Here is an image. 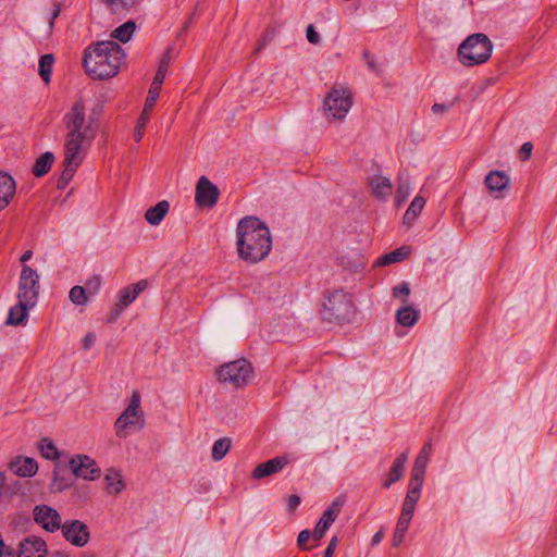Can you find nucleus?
Segmentation results:
<instances>
[{"instance_id": "nucleus-39", "label": "nucleus", "mask_w": 557, "mask_h": 557, "mask_svg": "<svg viewBox=\"0 0 557 557\" xmlns=\"http://www.w3.org/2000/svg\"><path fill=\"white\" fill-rule=\"evenodd\" d=\"M7 476L3 478V490L0 491V502H8L11 499L14 495H16L21 490V484L18 481H15L14 483L7 484Z\"/></svg>"}, {"instance_id": "nucleus-34", "label": "nucleus", "mask_w": 557, "mask_h": 557, "mask_svg": "<svg viewBox=\"0 0 557 557\" xmlns=\"http://www.w3.org/2000/svg\"><path fill=\"white\" fill-rule=\"evenodd\" d=\"M54 58L52 54H44L39 59V75L45 83H49L51 78V72L53 66Z\"/></svg>"}, {"instance_id": "nucleus-38", "label": "nucleus", "mask_w": 557, "mask_h": 557, "mask_svg": "<svg viewBox=\"0 0 557 557\" xmlns=\"http://www.w3.org/2000/svg\"><path fill=\"white\" fill-rule=\"evenodd\" d=\"M69 298L77 306H84L88 301L86 289L79 285H75L70 289Z\"/></svg>"}, {"instance_id": "nucleus-13", "label": "nucleus", "mask_w": 557, "mask_h": 557, "mask_svg": "<svg viewBox=\"0 0 557 557\" xmlns=\"http://www.w3.org/2000/svg\"><path fill=\"white\" fill-rule=\"evenodd\" d=\"M171 53L172 48H169L165 53L163 54L162 59L160 60L158 71L153 77V81L151 83V86L148 90V96L146 98V107L147 108H153L154 103L159 97V91L161 89V86L165 79L169 65L171 62Z\"/></svg>"}, {"instance_id": "nucleus-44", "label": "nucleus", "mask_w": 557, "mask_h": 557, "mask_svg": "<svg viewBox=\"0 0 557 557\" xmlns=\"http://www.w3.org/2000/svg\"><path fill=\"white\" fill-rule=\"evenodd\" d=\"M431 450H432V445L430 443H426L422 447V449L419 453L418 457L416 458L414 463L419 465V466L426 467V465L429 462V459H430Z\"/></svg>"}, {"instance_id": "nucleus-35", "label": "nucleus", "mask_w": 557, "mask_h": 557, "mask_svg": "<svg viewBox=\"0 0 557 557\" xmlns=\"http://www.w3.org/2000/svg\"><path fill=\"white\" fill-rule=\"evenodd\" d=\"M231 448V441L227 437L219 438L213 443L211 457L214 461H219L224 458Z\"/></svg>"}, {"instance_id": "nucleus-26", "label": "nucleus", "mask_w": 557, "mask_h": 557, "mask_svg": "<svg viewBox=\"0 0 557 557\" xmlns=\"http://www.w3.org/2000/svg\"><path fill=\"white\" fill-rule=\"evenodd\" d=\"M407 458H408L407 453H403L394 460L393 466L389 471V476L383 483V486L385 488L391 487L392 484H394L401 478V475L405 471V465L407 462Z\"/></svg>"}, {"instance_id": "nucleus-18", "label": "nucleus", "mask_w": 557, "mask_h": 557, "mask_svg": "<svg viewBox=\"0 0 557 557\" xmlns=\"http://www.w3.org/2000/svg\"><path fill=\"white\" fill-rule=\"evenodd\" d=\"M9 469L22 478L34 476L38 471L37 461L30 457H15L9 463Z\"/></svg>"}, {"instance_id": "nucleus-27", "label": "nucleus", "mask_w": 557, "mask_h": 557, "mask_svg": "<svg viewBox=\"0 0 557 557\" xmlns=\"http://www.w3.org/2000/svg\"><path fill=\"white\" fill-rule=\"evenodd\" d=\"M169 208L170 205L166 200H162L156 206L149 208L145 213L147 222L151 225H159L168 213Z\"/></svg>"}, {"instance_id": "nucleus-31", "label": "nucleus", "mask_w": 557, "mask_h": 557, "mask_svg": "<svg viewBox=\"0 0 557 557\" xmlns=\"http://www.w3.org/2000/svg\"><path fill=\"white\" fill-rule=\"evenodd\" d=\"M409 252H410L409 248L406 246H403L400 248H397V249L391 251L389 253L381 256L376 260V264L384 267V265L399 262V261L406 259L409 256Z\"/></svg>"}, {"instance_id": "nucleus-52", "label": "nucleus", "mask_w": 557, "mask_h": 557, "mask_svg": "<svg viewBox=\"0 0 557 557\" xmlns=\"http://www.w3.org/2000/svg\"><path fill=\"white\" fill-rule=\"evenodd\" d=\"M337 544H338L337 536H333L330 540L329 545H327V547L324 550V556L323 557H333L334 552H335V549L337 547Z\"/></svg>"}, {"instance_id": "nucleus-8", "label": "nucleus", "mask_w": 557, "mask_h": 557, "mask_svg": "<svg viewBox=\"0 0 557 557\" xmlns=\"http://www.w3.org/2000/svg\"><path fill=\"white\" fill-rule=\"evenodd\" d=\"M351 106V92L344 86H334L323 101V109L327 120H343Z\"/></svg>"}, {"instance_id": "nucleus-24", "label": "nucleus", "mask_w": 557, "mask_h": 557, "mask_svg": "<svg viewBox=\"0 0 557 557\" xmlns=\"http://www.w3.org/2000/svg\"><path fill=\"white\" fill-rule=\"evenodd\" d=\"M33 308L34 306L17 300V304L10 309L5 323L8 325L24 324L28 319V311Z\"/></svg>"}, {"instance_id": "nucleus-54", "label": "nucleus", "mask_w": 557, "mask_h": 557, "mask_svg": "<svg viewBox=\"0 0 557 557\" xmlns=\"http://www.w3.org/2000/svg\"><path fill=\"white\" fill-rule=\"evenodd\" d=\"M96 341V335L94 333H87L83 338V347L84 349H89Z\"/></svg>"}, {"instance_id": "nucleus-56", "label": "nucleus", "mask_w": 557, "mask_h": 557, "mask_svg": "<svg viewBox=\"0 0 557 557\" xmlns=\"http://www.w3.org/2000/svg\"><path fill=\"white\" fill-rule=\"evenodd\" d=\"M344 503H345V498L343 496L336 497L329 508H335L339 512Z\"/></svg>"}, {"instance_id": "nucleus-63", "label": "nucleus", "mask_w": 557, "mask_h": 557, "mask_svg": "<svg viewBox=\"0 0 557 557\" xmlns=\"http://www.w3.org/2000/svg\"><path fill=\"white\" fill-rule=\"evenodd\" d=\"M3 478H4V472L0 471V491L3 490Z\"/></svg>"}, {"instance_id": "nucleus-17", "label": "nucleus", "mask_w": 557, "mask_h": 557, "mask_svg": "<svg viewBox=\"0 0 557 557\" xmlns=\"http://www.w3.org/2000/svg\"><path fill=\"white\" fill-rule=\"evenodd\" d=\"M288 463L286 456H278L258 465L252 471V478L260 480L280 472Z\"/></svg>"}, {"instance_id": "nucleus-9", "label": "nucleus", "mask_w": 557, "mask_h": 557, "mask_svg": "<svg viewBox=\"0 0 557 557\" xmlns=\"http://www.w3.org/2000/svg\"><path fill=\"white\" fill-rule=\"evenodd\" d=\"M39 274L30 267L23 264L17 285V300L36 306L39 298Z\"/></svg>"}, {"instance_id": "nucleus-2", "label": "nucleus", "mask_w": 557, "mask_h": 557, "mask_svg": "<svg viewBox=\"0 0 557 557\" xmlns=\"http://www.w3.org/2000/svg\"><path fill=\"white\" fill-rule=\"evenodd\" d=\"M126 58L123 48L114 40L91 42L84 50L83 64L86 74L94 79L115 76Z\"/></svg>"}, {"instance_id": "nucleus-16", "label": "nucleus", "mask_w": 557, "mask_h": 557, "mask_svg": "<svg viewBox=\"0 0 557 557\" xmlns=\"http://www.w3.org/2000/svg\"><path fill=\"white\" fill-rule=\"evenodd\" d=\"M46 542L38 536H28L20 544L18 557H47Z\"/></svg>"}, {"instance_id": "nucleus-21", "label": "nucleus", "mask_w": 557, "mask_h": 557, "mask_svg": "<svg viewBox=\"0 0 557 557\" xmlns=\"http://www.w3.org/2000/svg\"><path fill=\"white\" fill-rule=\"evenodd\" d=\"M104 490L109 495H117L125 488V482L120 471L115 469L107 470L104 478Z\"/></svg>"}, {"instance_id": "nucleus-6", "label": "nucleus", "mask_w": 557, "mask_h": 557, "mask_svg": "<svg viewBox=\"0 0 557 557\" xmlns=\"http://www.w3.org/2000/svg\"><path fill=\"white\" fill-rule=\"evenodd\" d=\"M355 307L350 295L343 289H336L326 296L321 315L329 322L342 323L350 318Z\"/></svg>"}, {"instance_id": "nucleus-46", "label": "nucleus", "mask_w": 557, "mask_h": 557, "mask_svg": "<svg viewBox=\"0 0 557 557\" xmlns=\"http://www.w3.org/2000/svg\"><path fill=\"white\" fill-rule=\"evenodd\" d=\"M312 537V532L310 530H302L299 532L297 537V544L300 549L307 550L309 547L306 545L309 539Z\"/></svg>"}, {"instance_id": "nucleus-41", "label": "nucleus", "mask_w": 557, "mask_h": 557, "mask_svg": "<svg viewBox=\"0 0 557 557\" xmlns=\"http://www.w3.org/2000/svg\"><path fill=\"white\" fill-rule=\"evenodd\" d=\"M426 467L413 465L409 485L422 487Z\"/></svg>"}, {"instance_id": "nucleus-4", "label": "nucleus", "mask_w": 557, "mask_h": 557, "mask_svg": "<svg viewBox=\"0 0 557 557\" xmlns=\"http://www.w3.org/2000/svg\"><path fill=\"white\" fill-rule=\"evenodd\" d=\"M493 51V44L482 33L468 36L458 48L460 62L466 66H474L486 62Z\"/></svg>"}, {"instance_id": "nucleus-48", "label": "nucleus", "mask_w": 557, "mask_h": 557, "mask_svg": "<svg viewBox=\"0 0 557 557\" xmlns=\"http://www.w3.org/2000/svg\"><path fill=\"white\" fill-rule=\"evenodd\" d=\"M409 295H410V288H409L408 283H406V282H403L401 284H399L393 288L394 297H400V296L408 297Z\"/></svg>"}, {"instance_id": "nucleus-23", "label": "nucleus", "mask_w": 557, "mask_h": 557, "mask_svg": "<svg viewBox=\"0 0 557 557\" xmlns=\"http://www.w3.org/2000/svg\"><path fill=\"white\" fill-rule=\"evenodd\" d=\"M372 194L375 198L385 200L393 190V184L389 178L382 175H374L369 182Z\"/></svg>"}, {"instance_id": "nucleus-37", "label": "nucleus", "mask_w": 557, "mask_h": 557, "mask_svg": "<svg viewBox=\"0 0 557 557\" xmlns=\"http://www.w3.org/2000/svg\"><path fill=\"white\" fill-rule=\"evenodd\" d=\"M39 449L44 458L49 460H55L59 458L60 454L54 445V443L50 438H42L39 443Z\"/></svg>"}, {"instance_id": "nucleus-19", "label": "nucleus", "mask_w": 557, "mask_h": 557, "mask_svg": "<svg viewBox=\"0 0 557 557\" xmlns=\"http://www.w3.org/2000/svg\"><path fill=\"white\" fill-rule=\"evenodd\" d=\"M148 287V281L147 280H140L135 284L128 285L124 288H122L119 292L117 295V301L116 304L125 309L128 307L137 297L138 295L144 292Z\"/></svg>"}, {"instance_id": "nucleus-10", "label": "nucleus", "mask_w": 557, "mask_h": 557, "mask_svg": "<svg viewBox=\"0 0 557 557\" xmlns=\"http://www.w3.org/2000/svg\"><path fill=\"white\" fill-rule=\"evenodd\" d=\"M69 465L73 474L77 478L94 481L101 475V470L96 461L87 455L74 456Z\"/></svg>"}, {"instance_id": "nucleus-40", "label": "nucleus", "mask_w": 557, "mask_h": 557, "mask_svg": "<svg viewBox=\"0 0 557 557\" xmlns=\"http://www.w3.org/2000/svg\"><path fill=\"white\" fill-rule=\"evenodd\" d=\"M410 194V182L407 175L400 174L398 177L397 185V200L398 202L404 201Z\"/></svg>"}, {"instance_id": "nucleus-62", "label": "nucleus", "mask_w": 557, "mask_h": 557, "mask_svg": "<svg viewBox=\"0 0 557 557\" xmlns=\"http://www.w3.org/2000/svg\"><path fill=\"white\" fill-rule=\"evenodd\" d=\"M368 66L372 70V71H376V66L373 62L372 59L368 60Z\"/></svg>"}, {"instance_id": "nucleus-60", "label": "nucleus", "mask_w": 557, "mask_h": 557, "mask_svg": "<svg viewBox=\"0 0 557 557\" xmlns=\"http://www.w3.org/2000/svg\"><path fill=\"white\" fill-rule=\"evenodd\" d=\"M32 256H33L32 250H26V251L21 256L20 261H21L22 263H25V262H27L28 260H30Z\"/></svg>"}, {"instance_id": "nucleus-59", "label": "nucleus", "mask_w": 557, "mask_h": 557, "mask_svg": "<svg viewBox=\"0 0 557 557\" xmlns=\"http://www.w3.org/2000/svg\"><path fill=\"white\" fill-rule=\"evenodd\" d=\"M60 12H61V9L59 5H55V8L53 9L52 13H51V21H50V25L52 26L53 23H54V20L60 15Z\"/></svg>"}, {"instance_id": "nucleus-28", "label": "nucleus", "mask_w": 557, "mask_h": 557, "mask_svg": "<svg viewBox=\"0 0 557 557\" xmlns=\"http://www.w3.org/2000/svg\"><path fill=\"white\" fill-rule=\"evenodd\" d=\"M54 162V154L50 151L42 153L34 163L32 172L36 177L45 176Z\"/></svg>"}, {"instance_id": "nucleus-55", "label": "nucleus", "mask_w": 557, "mask_h": 557, "mask_svg": "<svg viewBox=\"0 0 557 557\" xmlns=\"http://www.w3.org/2000/svg\"><path fill=\"white\" fill-rule=\"evenodd\" d=\"M533 149V145L531 143H524L521 147V153L523 154V159H529Z\"/></svg>"}, {"instance_id": "nucleus-49", "label": "nucleus", "mask_w": 557, "mask_h": 557, "mask_svg": "<svg viewBox=\"0 0 557 557\" xmlns=\"http://www.w3.org/2000/svg\"><path fill=\"white\" fill-rule=\"evenodd\" d=\"M416 505L409 504L406 500H404L401 512L399 517L412 519L414 513Z\"/></svg>"}, {"instance_id": "nucleus-57", "label": "nucleus", "mask_w": 557, "mask_h": 557, "mask_svg": "<svg viewBox=\"0 0 557 557\" xmlns=\"http://www.w3.org/2000/svg\"><path fill=\"white\" fill-rule=\"evenodd\" d=\"M448 108H449V106L442 104V103H435L432 107V111H433V113L438 114V113L445 112Z\"/></svg>"}, {"instance_id": "nucleus-5", "label": "nucleus", "mask_w": 557, "mask_h": 557, "mask_svg": "<svg viewBox=\"0 0 557 557\" xmlns=\"http://www.w3.org/2000/svg\"><path fill=\"white\" fill-rule=\"evenodd\" d=\"M140 393L134 391L128 406L114 422V432L119 438H126L133 432L141 431L145 426V414L140 405Z\"/></svg>"}, {"instance_id": "nucleus-3", "label": "nucleus", "mask_w": 557, "mask_h": 557, "mask_svg": "<svg viewBox=\"0 0 557 557\" xmlns=\"http://www.w3.org/2000/svg\"><path fill=\"white\" fill-rule=\"evenodd\" d=\"M63 123L66 129L64 156L83 161L86 149L96 137L92 122L86 121L85 106L82 101L73 103L71 110L64 115Z\"/></svg>"}, {"instance_id": "nucleus-30", "label": "nucleus", "mask_w": 557, "mask_h": 557, "mask_svg": "<svg viewBox=\"0 0 557 557\" xmlns=\"http://www.w3.org/2000/svg\"><path fill=\"white\" fill-rule=\"evenodd\" d=\"M424 206L425 199L421 196H416L404 214V224L410 226L413 223V221L418 218V215L421 213Z\"/></svg>"}, {"instance_id": "nucleus-53", "label": "nucleus", "mask_w": 557, "mask_h": 557, "mask_svg": "<svg viewBox=\"0 0 557 557\" xmlns=\"http://www.w3.org/2000/svg\"><path fill=\"white\" fill-rule=\"evenodd\" d=\"M300 504V497L298 495H290L287 499V507L290 511L295 510Z\"/></svg>"}, {"instance_id": "nucleus-25", "label": "nucleus", "mask_w": 557, "mask_h": 557, "mask_svg": "<svg viewBox=\"0 0 557 557\" xmlns=\"http://www.w3.org/2000/svg\"><path fill=\"white\" fill-rule=\"evenodd\" d=\"M81 163H82L81 160H77V159L70 160V157L64 156V160H63L64 170L61 173V175L58 180V183H57V187L59 189H64L67 186V184L73 178V176Z\"/></svg>"}, {"instance_id": "nucleus-12", "label": "nucleus", "mask_w": 557, "mask_h": 557, "mask_svg": "<svg viewBox=\"0 0 557 557\" xmlns=\"http://www.w3.org/2000/svg\"><path fill=\"white\" fill-rule=\"evenodd\" d=\"M35 522L48 532H55L63 525L60 513L48 505H37L34 508Z\"/></svg>"}, {"instance_id": "nucleus-33", "label": "nucleus", "mask_w": 557, "mask_h": 557, "mask_svg": "<svg viewBox=\"0 0 557 557\" xmlns=\"http://www.w3.org/2000/svg\"><path fill=\"white\" fill-rule=\"evenodd\" d=\"M112 13L128 12L138 0H101Z\"/></svg>"}, {"instance_id": "nucleus-7", "label": "nucleus", "mask_w": 557, "mask_h": 557, "mask_svg": "<svg viewBox=\"0 0 557 557\" xmlns=\"http://www.w3.org/2000/svg\"><path fill=\"white\" fill-rule=\"evenodd\" d=\"M252 373L251 363L245 358H239L222 364L218 370V377L223 383L240 388L251 382Z\"/></svg>"}, {"instance_id": "nucleus-20", "label": "nucleus", "mask_w": 557, "mask_h": 557, "mask_svg": "<svg viewBox=\"0 0 557 557\" xmlns=\"http://www.w3.org/2000/svg\"><path fill=\"white\" fill-rule=\"evenodd\" d=\"M16 184L14 178L0 171V211L8 207L15 195Z\"/></svg>"}, {"instance_id": "nucleus-14", "label": "nucleus", "mask_w": 557, "mask_h": 557, "mask_svg": "<svg viewBox=\"0 0 557 557\" xmlns=\"http://www.w3.org/2000/svg\"><path fill=\"white\" fill-rule=\"evenodd\" d=\"M219 188L206 176H201L196 185L195 200L200 208H212L219 199Z\"/></svg>"}, {"instance_id": "nucleus-1", "label": "nucleus", "mask_w": 557, "mask_h": 557, "mask_svg": "<svg viewBox=\"0 0 557 557\" xmlns=\"http://www.w3.org/2000/svg\"><path fill=\"white\" fill-rule=\"evenodd\" d=\"M238 257L248 263L262 261L271 251L272 238L268 226L255 216L242 219L236 228Z\"/></svg>"}, {"instance_id": "nucleus-45", "label": "nucleus", "mask_w": 557, "mask_h": 557, "mask_svg": "<svg viewBox=\"0 0 557 557\" xmlns=\"http://www.w3.org/2000/svg\"><path fill=\"white\" fill-rule=\"evenodd\" d=\"M421 490L422 487L409 485L405 500L409 504L417 505L421 496Z\"/></svg>"}, {"instance_id": "nucleus-11", "label": "nucleus", "mask_w": 557, "mask_h": 557, "mask_svg": "<svg viewBox=\"0 0 557 557\" xmlns=\"http://www.w3.org/2000/svg\"><path fill=\"white\" fill-rule=\"evenodd\" d=\"M61 531L64 539L76 547L85 546L90 539L89 528L81 520L65 521Z\"/></svg>"}, {"instance_id": "nucleus-32", "label": "nucleus", "mask_w": 557, "mask_h": 557, "mask_svg": "<svg viewBox=\"0 0 557 557\" xmlns=\"http://www.w3.org/2000/svg\"><path fill=\"white\" fill-rule=\"evenodd\" d=\"M136 29V24L134 21H127L124 24L116 27L112 33L111 37L121 42H128L133 37V34Z\"/></svg>"}, {"instance_id": "nucleus-50", "label": "nucleus", "mask_w": 557, "mask_h": 557, "mask_svg": "<svg viewBox=\"0 0 557 557\" xmlns=\"http://www.w3.org/2000/svg\"><path fill=\"white\" fill-rule=\"evenodd\" d=\"M151 110L152 108H147L146 104L144 106V110L137 120V125L139 126V128L145 127L148 124Z\"/></svg>"}, {"instance_id": "nucleus-51", "label": "nucleus", "mask_w": 557, "mask_h": 557, "mask_svg": "<svg viewBox=\"0 0 557 557\" xmlns=\"http://www.w3.org/2000/svg\"><path fill=\"white\" fill-rule=\"evenodd\" d=\"M124 309L120 307L117 304L114 305L112 308L110 314L108 315L107 322L108 323H114L121 315L122 311Z\"/></svg>"}, {"instance_id": "nucleus-29", "label": "nucleus", "mask_w": 557, "mask_h": 557, "mask_svg": "<svg viewBox=\"0 0 557 557\" xmlns=\"http://www.w3.org/2000/svg\"><path fill=\"white\" fill-rule=\"evenodd\" d=\"M419 318V311L412 306L406 305L399 308L396 312L397 322L406 327H411L416 324Z\"/></svg>"}, {"instance_id": "nucleus-47", "label": "nucleus", "mask_w": 557, "mask_h": 557, "mask_svg": "<svg viewBox=\"0 0 557 557\" xmlns=\"http://www.w3.org/2000/svg\"><path fill=\"white\" fill-rule=\"evenodd\" d=\"M306 36H307L308 41L312 45H319L321 41V37L317 33V30L312 24L307 26Z\"/></svg>"}, {"instance_id": "nucleus-22", "label": "nucleus", "mask_w": 557, "mask_h": 557, "mask_svg": "<svg viewBox=\"0 0 557 557\" xmlns=\"http://www.w3.org/2000/svg\"><path fill=\"white\" fill-rule=\"evenodd\" d=\"M338 516V510L335 508H326L322 513V517L318 521L314 530L312 531V539L314 541H320L331 527V524L335 521Z\"/></svg>"}, {"instance_id": "nucleus-43", "label": "nucleus", "mask_w": 557, "mask_h": 557, "mask_svg": "<svg viewBox=\"0 0 557 557\" xmlns=\"http://www.w3.org/2000/svg\"><path fill=\"white\" fill-rule=\"evenodd\" d=\"M100 287H101L100 275H92L86 281V287H84V288L90 295H96V294H98Z\"/></svg>"}, {"instance_id": "nucleus-64", "label": "nucleus", "mask_w": 557, "mask_h": 557, "mask_svg": "<svg viewBox=\"0 0 557 557\" xmlns=\"http://www.w3.org/2000/svg\"><path fill=\"white\" fill-rule=\"evenodd\" d=\"M50 557H69V556L61 554V553H55V554H52Z\"/></svg>"}, {"instance_id": "nucleus-61", "label": "nucleus", "mask_w": 557, "mask_h": 557, "mask_svg": "<svg viewBox=\"0 0 557 557\" xmlns=\"http://www.w3.org/2000/svg\"><path fill=\"white\" fill-rule=\"evenodd\" d=\"M383 539V532L377 531L372 537V544H379Z\"/></svg>"}, {"instance_id": "nucleus-36", "label": "nucleus", "mask_w": 557, "mask_h": 557, "mask_svg": "<svg viewBox=\"0 0 557 557\" xmlns=\"http://www.w3.org/2000/svg\"><path fill=\"white\" fill-rule=\"evenodd\" d=\"M410 519L399 517L398 521L396 523L394 534H393V546L397 547L399 546L404 539L405 534L410 525Z\"/></svg>"}, {"instance_id": "nucleus-42", "label": "nucleus", "mask_w": 557, "mask_h": 557, "mask_svg": "<svg viewBox=\"0 0 557 557\" xmlns=\"http://www.w3.org/2000/svg\"><path fill=\"white\" fill-rule=\"evenodd\" d=\"M70 485H71V483L69 482V480L63 478L59 473L58 467H55V469L53 471V480L51 483V490L54 492H62V491L66 490L67 487H70Z\"/></svg>"}, {"instance_id": "nucleus-58", "label": "nucleus", "mask_w": 557, "mask_h": 557, "mask_svg": "<svg viewBox=\"0 0 557 557\" xmlns=\"http://www.w3.org/2000/svg\"><path fill=\"white\" fill-rule=\"evenodd\" d=\"M144 128L145 127H140L139 128V126L136 125V128H135V132H134V139H135L136 143H139L143 139Z\"/></svg>"}, {"instance_id": "nucleus-15", "label": "nucleus", "mask_w": 557, "mask_h": 557, "mask_svg": "<svg viewBox=\"0 0 557 557\" xmlns=\"http://www.w3.org/2000/svg\"><path fill=\"white\" fill-rule=\"evenodd\" d=\"M490 194L496 198H503L504 191L509 188V176L504 171H491L484 180Z\"/></svg>"}]
</instances>
